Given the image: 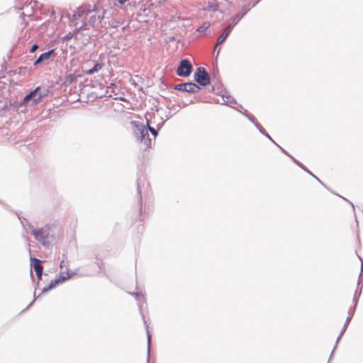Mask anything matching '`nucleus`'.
Listing matches in <instances>:
<instances>
[{
  "instance_id": "nucleus-1",
  "label": "nucleus",
  "mask_w": 363,
  "mask_h": 363,
  "mask_svg": "<svg viewBox=\"0 0 363 363\" xmlns=\"http://www.w3.org/2000/svg\"><path fill=\"white\" fill-rule=\"evenodd\" d=\"M131 125L133 128L134 135L136 138L137 140L143 143L145 147H151L152 142L151 139L150 138L148 130L155 137H156L158 134L157 130L149 125L148 121H147V128H146L144 123L138 121H132Z\"/></svg>"
},
{
  "instance_id": "nucleus-2",
  "label": "nucleus",
  "mask_w": 363,
  "mask_h": 363,
  "mask_svg": "<svg viewBox=\"0 0 363 363\" xmlns=\"http://www.w3.org/2000/svg\"><path fill=\"white\" fill-rule=\"evenodd\" d=\"M28 230H30L35 239L44 247L49 248L52 245V236L50 235V225L46 224L42 228H34L28 223Z\"/></svg>"
},
{
  "instance_id": "nucleus-3",
  "label": "nucleus",
  "mask_w": 363,
  "mask_h": 363,
  "mask_svg": "<svg viewBox=\"0 0 363 363\" xmlns=\"http://www.w3.org/2000/svg\"><path fill=\"white\" fill-rule=\"evenodd\" d=\"M194 80L201 86H206L211 82V78L206 69L199 67L196 69L194 74Z\"/></svg>"
},
{
  "instance_id": "nucleus-4",
  "label": "nucleus",
  "mask_w": 363,
  "mask_h": 363,
  "mask_svg": "<svg viewBox=\"0 0 363 363\" xmlns=\"http://www.w3.org/2000/svg\"><path fill=\"white\" fill-rule=\"evenodd\" d=\"M192 70V65L186 60H181L179 65L177 69V74L179 77H188L190 75Z\"/></svg>"
},
{
  "instance_id": "nucleus-5",
  "label": "nucleus",
  "mask_w": 363,
  "mask_h": 363,
  "mask_svg": "<svg viewBox=\"0 0 363 363\" xmlns=\"http://www.w3.org/2000/svg\"><path fill=\"white\" fill-rule=\"evenodd\" d=\"M174 89L188 93H196L201 89V88L195 83L186 82L176 84L174 86Z\"/></svg>"
},
{
  "instance_id": "nucleus-6",
  "label": "nucleus",
  "mask_w": 363,
  "mask_h": 363,
  "mask_svg": "<svg viewBox=\"0 0 363 363\" xmlns=\"http://www.w3.org/2000/svg\"><path fill=\"white\" fill-rule=\"evenodd\" d=\"M39 87H37L33 91H30L28 94H27L23 98V104L26 105L29 104L30 102V105H33V104L36 103L38 101H39L43 96V94H40L37 98H35L38 91Z\"/></svg>"
},
{
  "instance_id": "nucleus-7",
  "label": "nucleus",
  "mask_w": 363,
  "mask_h": 363,
  "mask_svg": "<svg viewBox=\"0 0 363 363\" xmlns=\"http://www.w3.org/2000/svg\"><path fill=\"white\" fill-rule=\"evenodd\" d=\"M355 308L354 306H352V307H350L349 311H348V316L346 318V321L345 323V325L339 335V336L337 337V340H336V345H337V343L339 342V341L340 340L342 336L343 335V334L345 333L346 329H347V325H349L350 320H352V318L354 313V311H355Z\"/></svg>"
},
{
  "instance_id": "nucleus-8",
  "label": "nucleus",
  "mask_w": 363,
  "mask_h": 363,
  "mask_svg": "<svg viewBox=\"0 0 363 363\" xmlns=\"http://www.w3.org/2000/svg\"><path fill=\"white\" fill-rule=\"evenodd\" d=\"M94 11H95V9H91L90 6H89V8L87 6H82L78 8L77 10L74 11L73 16L76 19L84 18Z\"/></svg>"
},
{
  "instance_id": "nucleus-9",
  "label": "nucleus",
  "mask_w": 363,
  "mask_h": 363,
  "mask_svg": "<svg viewBox=\"0 0 363 363\" xmlns=\"http://www.w3.org/2000/svg\"><path fill=\"white\" fill-rule=\"evenodd\" d=\"M55 55V50L51 49L48 50V52H45L43 54H41L38 59L35 61L34 65L36 66L38 64L49 60L52 57H54Z\"/></svg>"
},
{
  "instance_id": "nucleus-10",
  "label": "nucleus",
  "mask_w": 363,
  "mask_h": 363,
  "mask_svg": "<svg viewBox=\"0 0 363 363\" xmlns=\"http://www.w3.org/2000/svg\"><path fill=\"white\" fill-rule=\"evenodd\" d=\"M250 8L247 6L242 7V12L241 14H237L235 16L230 18V21L236 26L238 23L248 13Z\"/></svg>"
},
{
  "instance_id": "nucleus-11",
  "label": "nucleus",
  "mask_w": 363,
  "mask_h": 363,
  "mask_svg": "<svg viewBox=\"0 0 363 363\" xmlns=\"http://www.w3.org/2000/svg\"><path fill=\"white\" fill-rule=\"evenodd\" d=\"M32 267L35 272H43V267L41 264V261L37 258L31 257Z\"/></svg>"
},
{
  "instance_id": "nucleus-12",
  "label": "nucleus",
  "mask_w": 363,
  "mask_h": 363,
  "mask_svg": "<svg viewBox=\"0 0 363 363\" xmlns=\"http://www.w3.org/2000/svg\"><path fill=\"white\" fill-rule=\"evenodd\" d=\"M362 286H360V280L359 279V281L357 282V290L354 293V298H353V304H354L353 306H354V308H356V306L357 305L358 299L362 293Z\"/></svg>"
},
{
  "instance_id": "nucleus-13",
  "label": "nucleus",
  "mask_w": 363,
  "mask_h": 363,
  "mask_svg": "<svg viewBox=\"0 0 363 363\" xmlns=\"http://www.w3.org/2000/svg\"><path fill=\"white\" fill-rule=\"evenodd\" d=\"M96 23V17L95 16H91L89 18V20L87 23H84L83 25L79 28L81 30H86L89 29V27L94 26Z\"/></svg>"
},
{
  "instance_id": "nucleus-14",
  "label": "nucleus",
  "mask_w": 363,
  "mask_h": 363,
  "mask_svg": "<svg viewBox=\"0 0 363 363\" xmlns=\"http://www.w3.org/2000/svg\"><path fill=\"white\" fill-rule=\"evenodd\" d=\"M74 274V273L69 272L66 273H62L58 276V277H57V279L58 280L60 284H62L67 281V279H69V278H71Z\"/></svg>"
},
{
  "instance_id": "nucleus-15",
  "label": "nucleus",
  "mask_w": 363,
  "mask_h": 363,
  "mask_svg": "<svg viewBox=\"0 0 363 363\" xmlns=\"http://www.w3.org/2000/svg\"><path fill=\"white\" fill-rule=\"evenodd\" d=\"M130 294L135 296V299L138 301V306L140 309H141V302L145 301V296L142 292H133Z\"/></svg>"
},
{
  "instance_id": "nucleus-16",
  "label": "nucleus",
  "mask_w": 363,
  "mask_h": 363,
  "mask_svg": "<svg viewBox=\"0 0 363 363\" xmlns=\"http://www.w3.org/2000/svg\"><path fill=\"white\" fill-rule=\"evenodd\" d=\"M58 280L56 279L52 280L50 283V284L47 286L43 289L41 294H45L46 292H48L50 290L55 288L59 284Z\"/></svg>"
},
{
  "instance_id": "nucleus-17",
  "label": "nucleus",
  "mask_w": 363,
  "mask_h": 363,
  "mask_svg": "<svg viewBox=\"0 0 363 363\" xmlns=\"http://www.w3.org/2000/svg\"><path fill=\"white\" fill-rule=\"evenodd\" d=\"M235 100L229 95H223L222 96V101L220 104H227L230 106L231 104H235Z\"/></svg>"
},
{
  "instance_id": "nucleus-18",
  "label": "nucleus",
  "mask_w": 363,
  "mask_h": 363,
  "mask_svg": "<svg viewBox=\"0 0 363 363\" xmlns=\"http://www.w3.org/2000/svg\"><path fill=\"white\" fill-rule=\"evenodd\" d=\"M144 323L146 326V332H147V361L149 360L150 351V341H151V335L149 331V327L147 325V323L145 320V317L143 316Z\"/></svg>"
},
{
  "instance_id": "nucleus-19",
  "label": "nucleus",
  "mask_w": 363,
  "mask_h": 363,
  "mask_svg": "<svg viewBox=\"0 0 363 363\" xmlns=\"http://www.w3.org/2000/svg\"><path fill=\"white\" fill-rule=\"evenodd\" d=\"M256 128L259 130L261 133L264 135L266 137H267L271 141H272L274 144L278 145L273 139L270 137V135L267 133V132L262 128V126L259 123H256Z\"/></svg>"
},
{
  "instance_id": "nucleus-20",
  "label": "nucleus",
  "mask_w": 363,
  "mask_h": 363,
  "mask_svg": "<svg viewBox=\"0 0 363 363\" xmlns=\"http://www.w3.org/2000/svg\"><path fill=\"white\" fill-rule=\"evenodd\" d=\"M101 69V65L99 63H96L93 68L87 70L86 72V74L88 75H92L95 72H99Z\"/></svg>"
},
{
  "instance_id": "nucleus-21",
  "label": "nucleus",
  "mask_w": 363,
  "mask_h": 363,
  "mask_svg": "<svg viewBox=\"0 0 363 363\" xmlns=\"http://www.w3.org/2000/svg\"><path fill=\"white\" fill-rule=\"evenodd\" d=\"M228 33H225L224 32L218 37V40H217V43L215 46V50L217 49V48L218 47V45H221L222 43H224V41L225 40V39L227 38L228 37Z\"/></svg>"
},
{
  "instance_id": "nucleus-22",
  "label": "nucleus",
  "mask_w": 363,
  "mask_h": 363,
  "mask_svg": "<svg viewBox=\"0 0 363 363\" xmlns=\"http://www.w3.org/2000/svg\"><path fill=\"white\" fill-rule=\"evenodd\" d=\"M77 80V76L74 74H69L65 77V84H72Z\"/></svg>"
},
{
  "instance_id": "nucleus-23",
  "label": "nucleus",
  "mask_w": 363,
  "mask_h": 363,
  "mask_svg": "<svg viewBox=\"0 0 363 363\" xmlns=\"http://www.w3.org/2000/svg\"><path fill=\"white\" fill-rule=\"evenodd\" d=\"M210 23L209 22H204L203 23V25H201V26H199L198 28H197V31L201 33H203L206 31V30L207 28H209L210 26Z\"/></svg>"
},
{
  "instance_id": "nucleus-24",
  "label": "nucleus",
  "mask_w": 363,
  "mask_h": 363,
  "mask_svg": "<svg viewBox=\"0 0 363 363\" xmlns=\"http://www.w3.org/2000/svg\"><path fill=\"white\" fill-rule=\"evenodd\" d=\"M247 111H245V113H242L252 123H253L255 124V125L256 126V123H258L257 121H256V118L254 117V116L251 115V114H247L246 113Z\"/></svg>"
},
{
  "instance_id": "nucleus-25",
  "label": "nucleus",
  "mask_w": 363,
  "mask_h": 363,
  "mask_svg": "<svg viewBox=\"0 0 363 363\" xmlns=\"http://www.w3.org/2000/svg\"><path fill=\"white\" fill-rule=\"evenodd\" d=\"M218 4L215 2L208 3V9L212 11H216L218 10Z\"/></svg>"
},
{
  "instance_id": "nucleus-26",
  "label": "nucleus",
  "mask_w": 363,
  "mask_h": 363,
  "mask_svg": "<svg viewBox=\"0 0 363 363\" xmlns=\"http://www.w3.org/2000/svg\"><path fill=\"white\" fill-rule=\"evenodd\" d=\"M234 26L235 25L231 22V23L225 28L224 33H228V35H229Z\"/></svg>"
},
{
  "instance_id": "nucleus-27",
  "label": "nucleus",
  "mask_w": 363,
  "mask_h": 363,
  "mask_svg": "<svg viewBox=\"0 0 363 363\" xmlns=\"http://www.w3.org/2000/svg\"><path fill=\"white\" fill-rule=\"evenodd\" d=\"M290 157L297 165L301 167L303 170H306V168L300 162H298L297 160H296L294 157L291 156H290Z\"/></svg>"
},
{
  "instance_id": "nucleus-28",
  "label": "nucleus",
  "mask_w": 363,
  "mask_h": 363,
  "mask_svg": "<svg viewBox=\"0 0 363 363\" xmlns=\"http://www.w3.org/2000/svg\"><path fill=\"white\" fill-rule=\"evenodd\" d=\"M290 157L297 165L301 167L303 170H306V168L300 162H298L297 160H296L294 157L291 156H290Z\"/></svg>"
},
{
  "instance_id": "nucleus-29",
  "label": "nucleus",
  "mask_w": 363,
  "mask_h": 363,
  "mask_svg": "<svg viewBox=\"0 0 363 363\" xmlns=\"http://www.w3.org/2000/svg\"><path fill=\"white\" fill-rule=\"evenodd\" d=\"M290 157L297 165L301 167L303 170H306V168L300 162H298L297 160H296L294 157L291 156H290Z\"/></svg>"
},
{
  "instance_id": "nucleus-30",
  "label": "nucleus",
  "mask_w": 363,
  "mask_h": 363,
  "mask_svg": "<svg viewBox=\"0 0 363 363\" xmlns=\"http://www.w3.org/2000/svg\"><path fill=\"white\" fill-rule=\"evenodd\" d=\"M290 157L297 165L301 167L303 170H306V168L300 162H298L297 160H296L294 157L291 156H290Z\"/></svg>"
},
{
  "instance_id": "nucleus-31",
  "label": "nucleus",
  "mask_w": 363,
  "mask_h": 363,
  "mask_svg": "<svg viewBox=\"0 0 363 363\" xmlns=\"http://www.w3.org/2000/svg\"><path fill=\"white\" fill-rule=\"evenodd\" d=\"M38 48V44L33 45L32 47L30 49V53L35 52L37 50Z\"/></svg>"
},
{
  "instance_id": "nucleus-32",
  "label": "nucleus",
  "mask_w": 363,
  "mask_h": 363,
  "mask_svg": "<svg viewBox=\"0 0 363 363\" xmlns=\"http://www.w3.org/2000/svg\"><path fill=\"white\" fill-rule=\"evenodd\" d=\"M305 171L307 172L310 175H311L315 179H317L320 183H321V181L317 177H315L312 172H311L308 169H306V170H305Z\"/></svg>"
},
{
  "instance_id": "nucleus-33",
  "label": "nucleus",
  "mask_w": 363,
  "mask_h": 363,
  "mask_svg": "<svg viewBox=\"0 0 363 363\" xmlns=\"http://www.w3.org/2000/svg\"><path fill=\"white\" fill-rule=\"evenodd\" d=\"M305 171L307 172L310 175H311L315 179H317L320 183H321V181L317 177H315L312 172H311L308 169H306V170H305Z\"/></svg>"
},
{
  "instance_id": "nucleus-34",
  "label": "nucleus",
  "mask_w": 363,
  "mask_h": 363,
  "mask_svg": "<svg viewBox=\"0 0 363 363\" xmlns=\"http://www.w3.org/2000/svg\"><path fill=\"white\" fill-rule=\"evenodd\" d=\"M305 171L307 172L310 175H311L315 179H317L320 183H321V181L317 177H315L312 172H311L308 169H306V170H305Z\"/></svg>"
},
{
  "instance_id": "nucleus-35",
  "label": "nucleus",
  "mask_w": 363,
  "mask_h": 363,
  "mask_svg": "<svg viewBox=\"0 0 363 363\" xmlns=\"http://www.w3.org/2000/svg\"><path fill=\"white\" fill-rule=\"evenodd\" d=\"M35 274H36L38 281H40L42 279L43 272H35Z\"/></svg>"
},
{
  "instance_id": "nucleus-36",
  "label": "nucleus",
  "mask_w": 363,
  "mask_h": 363,
  "mask_svg": "<svg viewBox=\"0 0 363 363\" xmlns=\"http://www.w3.org/2000/svg\"><path fill=\"white\" fill-rule=\"evenodd\" d=\"M104 18V16H100L99 15L98 17L96 18V23H101V21L103 20Z\"/></svg>"
},
{
  "instance_id": "nucleus-37",
  "label": "nucleus",
  "mask_w": 363,
  "mask_h": 363,
  "mask_svg": "<svg viewBox=\"0 0 363 363\" xmlns=\"http://www.w3.org/2000/svg\"><path fill=\"white\" fill-rule=\"evenodd\" d=\"M64 266H65V262H64V260H62V261H61V262L60 264V267L61 269H62L64 267Z\"/></svg>"
},
{
  "instance_id": "nucleus-38",
  "label": "nucleus",
  "mask_w": 363,
  "mask_h": 363,
  "mask_svg": "<svg viewBox=\"0 0 363 363\" xmlns=\"http://www.w3.org/2000/svg\"><path fill=\"white\" fill-rule=\"evenodd\" d=\"M138 194L140 195V201L141 202L142 199H141L140 189V186H138Z\"/></svg>"
},
{
  "instance_id": "nucleus-39",
  "label": "nucleus",
  "mask_w": 363,
  "mask_h": 363,
  "mask_svg": "<svg viewBox=\"0 0 363 363\" xmlns=\"http://www.w3.org/2000/svg\"><path fill=\"white\" fill-rule=\"evenodd\" d=\"M35 300H36V298L35 297L33 301L29 304L28 307L31 306Z\"/></svg>"
},
{
  "instance_id": "nucleus-40",
  "label": "nucleus",
  "mask_w": 363,
  "mask_h": 363,
  "mask_svg": "<svg viewBox=\"0 0 363 363\" xmlns=\"http://www.w3.org/2000/svg\"><path fill=\"white\" fill-rule=\"evenodd\" d=\"M361 267H362V269H361V273L359 274V277H361V275H362V270H363V263H362V262Z\"/></svg>"
},
{
  "instance_id": "nucleus-41",
  "label": "nucleus",
  "mask_w": 363,
  "mask_h": 363,
  "mask_svg": "<svg viewBox=\"0 0 363 363\" xmlns=\"http://www.w3.org/2000/svg\"><path fill=\"white\" fill-rule=\"evenodd\" d=\"M280 149L281 150V151L285 153L286 155H288L287 152L285 151V150H284L282 147H280Z\"/></svg>"
},
{
  "instance_id": "nucleus-42",
  "label": "nucleus",
  "mask_w": 363,
  "mask_h": 363,
  "mask_svg": "<svg viewBox=\"0 0 363 363\" xmlns=\"http://www.w3.org/2000/svg\"><path fill=\"white\" fill-rule=\"evenodd\" d=\"M220 48H219V49L218 50V51H217V55H216L217 56H218V54H219V52H220Z\"/></svg>"
},
{
  "instance_id": "nucleus-43",
  "label": "nucleus",
  "mask_w": 363,
  "mask_h": 363,
  "mask_svg": "<svg viewBox=\"0 0 363 363\" xmlns=\"http://www.w3.org/2000/svg\"><path fill=\"white\" fill-rule=\"evenodd\" d=\"M333 352H334V350H333V351L332 352V353H331V355H330V359H331L332 356L333 355Z\"/></svg>"
},
{
  "instance_id": "nucleus-44",
  "label": "nucleus",
  "mask_w": 363,
  "mask_h": 363,
  "mask_svg": "<svg viewBox=\"0 0 363 363\" xmlns=\"http://www.w3.org/2000/svg\"><path fill=\"white\" fill-rule=\"evenodd\" d=\"M257 2H255V3H253L252 6H255L256 5V4H257Z\"/></svg>"
},
{
  "instance_id": "nucleus-45",
  "label": "nucleus",
  "mask_w": 363,
  "mask_h": 363,
  "mask_svg": "<svg viewBox=\"0 0 363 363\" xmlns=\"http://www.w3.org/2000/svg\"><path fill=\"white\" fill-rule=\"evenodd\" d=\"M172 115L169 113V117L170 118V117H172Z\"/></svg>"
},
{
  "instance_id": "nucleus-46",
  "label": "nucleus",
  "mask_w": 363,
  "mask_h": 363,
  "mask_svg": "<svg viewBox=\"0 0 363 363\" xmlns=\"http://www.w3.org/2000/svg\"><path fill=\"white\" fill-rule=\"evenodd\" d=\"M167 108H168L169 109H171V108H172L169 106H167Z\"/></svg>"
}]
</instances>
